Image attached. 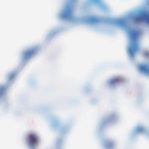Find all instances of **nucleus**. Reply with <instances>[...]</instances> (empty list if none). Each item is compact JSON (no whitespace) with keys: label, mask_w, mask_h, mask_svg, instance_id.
<instances>
[{"label":"nucleus","mask_w":149,"mask_h":149,"mask_svg":"<svg viewBox=\"0 0 149 149\" xmlns=\"http://www.w3.org/2000/svg\"><path fill=\"white\" fill-rule=\"evenodd\" d=\"M140 68V70L146 73H149V68L147 65H141Z\"/></svg>","instance_id":"obj_5"},{"label":"nucleus","mask_w":149,"mask_h":149,"mask_svg":"<svg viewBox=\"0 0 149 149\" xmlns=\"http://www.w3.org/2000/svg\"><path fill=\"white\" fill-rule=\"evenodd\" d=\"M36 52V50L34 49H33L28 50L25 52L23 55L24 59L26 60L29 58L33 55Z\"/></svg>","instance_id":"obj_3"},{"label":"nucleus","mask_w":149,"mask_h":149,"mask_svg":"<svg viewBox=\"0 0 149 149\" xmlns=\"http://www.w3.org/2000/svg\"><path fill=\"white\" fill-rule=\"evenodd\" d=\"M38 139L36 134H29L27 140V142L29 145L31 146L36 145L38 143Z\"/></svg>","instance_id":"obj_2"},{"label":"nucleus","mask_w":149,"mask_h":149,"mask_svg":"<svg viewBox=\"0 0 149 149\" xmlns=\"http://www.w3.org/2000/svg\"><path fill=\"white\" fill-rule=\"evenodd\" d=\"M92 20L93 21H95V19H92Z\"/></svg>","instance_id":"obj_9"},{"label":"nucleus","mask_w":149,"mask_h":149,"mask_svg":"<svg viewBox=\"0 0 149 149\" xmlns=\"http://www.w3.org/2000/svg\"><path fill=\"white\" fill-rule=\"evenodd\" d=\"M4 91V89L3 88H0V96L2 94Z\"/></svg>","instance_id":"obj_8"},{"label":"nucleus","mask_w":149,"mask_h":149,"mask_svg":"<svg viewBox=\"0 0 149 149\" xmlns=\"http://www.w3.org/2000/svg\"><path fill=\"white\" fill-rule=\"evenodd\" d=\"M72 10L71 9H68L66 12V16L69 17L72 13Z\"/></svg>","instance_id":"obj_6"},{"label":"nucleus","mask_w":149,"mask_h":149,"mask_svg":"<svg viewBox=\"0 0 149 149\" xmlns=\"http://www.w3.org/2000/svg\"><path fill=\"white\" fill-rule=\"evenodd\" d=\"M119 81V79L118 78L115 79L111 81L110 84L111 85L115 83H116L118 81Z\"/></svg>","instance_id":"obj_7"},{"label":"nucleus","mask_w":149,"mask_h":149,"mask_svg":"<svg viewBox=\"0 0 149 149\" xmlns=\"http://www.w3.org/2000/svg\"><path fill=\"white\" fill-rule=\"evenodd\" d=\"M138 21L145 20L149 23V14L146 13H143L141 15L137 17Z\"/></svg>","instance_id":"obj_4"},{"label":"nucleus","mask_w":149,"mask_h":149,"mask_svg":"<svg viewBox=\"0 0 149 149\" xmlns=\"http://www.w3.org/2000/svg\"><path fill=\"white\" fill-rule=\"evenodd\" d=\"M139 33L138 32L134 31H132L130 32L132 38V45L130 48L129 51L131 54L136 52L138 49L137 40Z\"/></svg>","instance_id":"obj_1"}]
</instances>
